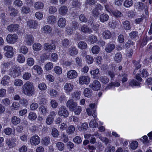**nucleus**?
Wrapping results in <instances>:
<instances>
[{
  "instance_id": "46",
  "label": "nucleus",
  "mask_w": 152,
  "mask_h": 152,
  "mask_svg": "<svg viewBox=\"0 0 152 152\" xmlns=\"http://www.w3.org/2000/svg\"><path fill=\"white\" fill-rule=\"evenodd\" d=\"M33 48L35 51H38L41 49V45L39 43H35L33 44Z\"/></svg>"
},
{
  "instance_id": "50",
  "label": "nucleus",
  "mask_w": 152,
  "mask_h": 152,
  "mask_svg": "<svg viewBox=\"0 0 152 152\" xmlns=\"http://www.w3.org/2000/svg\"><path fill=\"white\" fill-rule=\"evenodd\" d=\"M23 84V82L20 79H15L14 82V85L16 86H20L22 85Z\"/></svg>"
},
{
  "instance_id": "16",
  "label": "nucleus",
  "mask_w": 152,
  "mask_h": 152,
  "mask_svg": "<svg viewBox=\"0 0 152 152\" xmlns=\"http://www.w3.org/2000/svg\"><path fill=\"white\" fill-rule=\"evenodd\" d=\"M82 33L85 34H90L92 32V30L86 25H83L80 29Z\"/></svg>"
},
{
  "instance_id": "40",
  "label": "nucleus",
  "mask_w": 152,
  "mask_h": 152,
  "mask_svg": "<svg viewBox=\"0 0 152 152\" xmlns=\"http://www.w3.org/2000/svg\"><path fill=\"white\" fill-rule=\"evenodd\" d=\"M52 29L51 27L48 25H46L44 26L42 29V31L44 33L48 34L51 32Z\"/></svg>"
},
{
  "instance_id": "59",
  "label": "nucleus",
  "mask_w": 152,
  "mask_h": 152,
  "mask_svg": "<svg viewBox=\"0 0 152 152\" xmlns=\"http://www.w3.org/2000/svg\"><path fill=\"white\" fill-rule=\"evenodd\" d=\"M91 50L94 54H96L99 52V48L98 46L95 45L92 48Z\"/></svg>"
},
{
  "instance_id": "12",
  "label": "nucleus",
  "mask_w": 152,
  "mask_h": 152,
  "mask_svg": "<svg viewBox=\"0 0 152 152\" xmlns=\"http://www.w3.org/2000/svg\"><path fill=\"white\" fill-rule=\"evenodd\" d=\"M90 81V79L87 76H83L79 78V82L80 84H88Z\"/></svg>"
},
{
  "instance_id": "57",
  "label": "nucleus",
  "mask_w": 152,
  "mask_h": 152,
  "mask_svg": "<svg viewBox=\"0 0 152 152\" xmlns=\"http://www.w3.org/2000/svg\"><path fill=\"white\" fill-rule=\"evenodd\" d=\"M96 3V0H86L85 2V4L90 6L94 5Z\"/></svg>"
},
{
  "instance_id": "13",
  "label": "nucleus",
  "mask_w": 152,
  "mask_h": 152,
  "mask_svg": "<svg viewBox=\"0 0 152 152\" xmlns=\"http://www.w3.org/2000/svg\"><path fill=\"white\" fill-rule=\"evenodd\" d=\"M77 72L75 70H70L68 72L67 74V77L68 78L72 79L76 78L77 76Z\"/></svg>"
},
{
  "instance_id": "29",
  "label": "nucleus",
  "mask_w": 152,
  "mask_h": 152,
  "mask_svg": "<svg viewBox=\"0 0 152 152\" xmlns=\"http://www.w3.org/2000/svg\"><path fill=\"white\" fill-rule=\"evenodd\" d=\"M73 88V85L70 83H66L64 85V89L66 92H69L71 91Z\"/></svg>"
},
{
  "instance_id": "30",
  "label": "nucleus",
  "mask_w": 152,
  "mask_h": 152,
  "mask_svg": "<svg viewBox=\"0 0 152 152\" xmlns=\"http://www.w3.org/2000/svg\"><path fill=\"white\" fill-rule=\"evenodd\" d=\"M20 107V105L18 102H14L10 106V109L12 111L17 110L19 109Z\"/></svg>"
},
{
  "instance_id": "5",
  "label": "nucleus",
  "mask_w": 152,
  "mask_h": 152,
  "mask_svg": "<svg viewBox=\"0 0 152 152\" xmlns=\"http://www.w3.org/2000/svg\"><path fill=\"white\" fill-rule=\"evenodd\" d=\"M4 50L6 51L5 55L8 58H11L13 55V48L10 46L7 45L4 47Z\"/></svg>"
},
{
  "instance_id": "60",
  "label": "nucleus",
  "mask_w": 152,
  "mask_h": 152,
  "mask_svg": "<svg viewBox=\"0 0 152 152\" xmlns=\"http://www.w3.org/2000/svg\"><path fill=\"white\" fill-rule=\"evenodd\" d=\"M64 144L61 142H58L56 144V146L58 150L62 151L64 148Z\"/></svg>"
},
{
  "instance_id": "23",
  "label": "nucleus",
  "mask_w": 152,
  "mask_h": 152,
  "mask_svg": "<svg viewBox=\"0 0 152 152\" xmlns=\"http://www.w3.org/2000/svg\"><path fill=\"white\" fill-rule=\"evenodd\" d=\"M109 18V15L107 14L104 13L101 14L99 16L100 20L102 23H104L107 21Z\"/></svg>"
},
{
  "instance_id": "6",
  "label": "nucleus",
  "mask_w": 152,
  "mask_h": 152,
  "mask_svg": "<svg viewBox=\"0 0 152 152\" xmlns=\"http://www.w3.org/2000/svg\"><path fill=\"white\" fill-rule=\"evenodd\" d=\"M66 105L70 111H73L77 107V103L76 102H74L73 99H70L67 101Z\"/></svg>"
},
{
  "instance_id": "34",
  "label": "nucleus",
  "mask_w": 152,
  "mask_h": 152,
  "mask_svg": "<svg viewBox=\"0 0 152 152\" xmlns=\"http://www.w3.org/2000/svg\"><path fill=\"white\" fill-rule=\"evenodd\" d=\"M11 122L14 125H17L20 122V119L16 116L13 117L11 118Z\"/></svg>"
},
{
  "instance_id": "32",
  "label": "nucleus",
  "mask_w": 152,
  "mask_h": 152,
  "mask_svg": "<svg viewBox=\"0 0 152 152\" xmlns=\"http://www.w3.org/2000/svg\"><path fill=\"white\" fill-rule=\"evenodd\" d=\"M92 93V91L88 88L85 89L83 92L85 96L88 97H90L91 96Z\"/></svg>"
},
{
  "instance_id": "64",
  "label": "nucleus",
  "mask_w": 152,
  "mask_h": 152,
  "mask_svg": "<svg viewBox=\"0 0 152 152\" xmlns=\"http://www.w3.org/2000/svg\"><path fill=\"white\" fill-rule=\"evenodd\" d=\"M22 12L25 13H28L30 11V9L28 7L23 6L21 9Z\"/></svg>"
},
{
  "instance_id": "33",
  "label": "nucleus",
  "mask_w": 152,
  "mask_h": 152,
  "mask_svg": "<svg viewBox=\"0 0 152 152\" xmlns=\"http://www.w3.org/2000/svg\"><path fill=\"white\" fill-rule=\"evenodd\" d=\"M77 46L81 49H86L87 47V44L86 42L81 41L78 43Z\"/></svg>"
},
{
  "instance_id": "54",
  "label": "nucleus",
  "mask_w": 152,
  "mask_h": 152,
  "mask_svg": "<svg viewBox=\"0 0 152 152\" xmlns=\"http://www.w3.org/2000/svg\"><path fill=\"white\" fill-rule=\"evenodd\" d=\"M55 72L58 75H60L62 73V69L61 67L59 66H55L54 69Z\"/></svg>"
},
{
  "instance_id": "4",
  "label": "nucleus",
  "mask_w": 152,
  "mask_h": 152,
  "mask_svg": "<svg viewBox=\"0 0 152 152\" xmlns=\"http://www.w3.org/2000/svg\"><path fill=\"white\" fill-rule=\"evenodd\" d=\"M58 114L60 116L66 118L69 115V112L65 106L62 105L59 108Z\"/></svg>"
},
{
  "instance_id": "44",
  "label": "nucleus",
  "mask_w": 152,
  "mask_h": 152,
  "mask_svg": "<svg viewBox=\"0 0 152 152\" xmlns=\"http://www.w3.org/2000/svg\"><path fill=\"white\" fill-rule=\"evenodd\" d=\"M10 80V77L7 75L5 76L3 78L1 81V83L4 86H5L8 84Z\"/></svg>"
},
{
  "instance_id": "9",
  "label": "nucleus",
  "mask_w": 152,
  "mask_h": 152,
  "mask_svg": "<svg viewBox=\"0 0 152 152\" xmlns=\"http://www.w3.org/2000/svg\"><path fill=\"white\" fill-rule=\"evenodd\" d=\"M56 42L55 41H53L52 43L50 44L48 43H45L44 45V49L46 50L50 51L52 50H55L56 49L55 45Z\"/></svg>"
},
{
  "instance_id": "41",
  "label": "nucleus",
  "mask_w": 152,
  "mask_h": 152,
  "mask_svg": "<svg viewBox=\"0 0 152 152\" xmlns=\"http://www.w3.org/2000/svg\"><path fill=\"white\" fill-rule=\"evenodd\" d=\"M28 119L31 121L35 120L37 118V115L35 113L32 112H30L28 115Z\"/></svg>"
},
{
  "instance_id": "47",
  "label": "nucleus",
  "mask_w": 152,
  "mask_h": 152,
  "mask_svg": "<svg viewBox=\"0 0 152 152\" xmlns=\"http://www.w3.org/2000/svg\"><path fill=\"white\" fill-rule=\"evenodd\" d=\"M75 130V127L72 125L69 126L66 130V132L69 134L73 133Z\"/></svg>"
},
{
  "instance_id": "25",
  "label": "nucleus",
  "mask_w": 152,
  "mask_h": 152,
  "mask_svg": "<svg viewBox=\"0 0 152 152\" xmlns=\"http://www.w3.org/2000/svg\"><path fill=\"white\" fill-rule=\"evenodd\" d=\"M68 9L66 6H63L61 7L59 10V12L61 15H64L66 14L67 12Z\"/></svg>"
},
{
  "instance_id": "8",
  "label": "nucleus",
  "mask_w": 152,
  "mask_h": 152,
  "mask_svg": "<svg viewBox=\"0 0 152 152\" xmlns=\"http://www.w3.org/2000/svg\"><path fill=\"white\" fill-rule=\"evenodd\" d=\"M101 84L97 80H95L92 83L89 85V87L94 91H98L101 88Z\"/></svg>"
},
{
  "instance_id": "28",
  "label": "nucleus",
  "mask_w": 152,
  "mask_h": 152,
  "mask_svg": "<svg viewBox=\"0 0 152 152\" xmlns=\"http://www.w3.org/2000/svg\"><path fill=\"white\" fill-rule=\"evenodd\" d=\"M123 27L124 29L126 30H128L131 28V26L130 22L128 20H126L123 22Z\"/></svg>"
},
{
  "instance_id": "14",
  "label": "nucleus",
  "mask_w": 152,
  "mask_h": 152,
  "mask_svg": "<svg viewBox=\"0 0 152 152\" xmlns=\"http://www.w3.org/2000/svg\"><path fill=\"white\" fill-rule=\"evenodd\" d=\"M28 26L31 28H36L38 26V22L35 20H29L27 22Z\"/></svg>"
},
{
  "instance_id": "7",
  "label": "nucleus",
  "mask_w": 152,
  "mask_h": 152,
  "mask_svg": "<svg viewBox=\"0 0 152 152\" xmlns=\"http://www.w3.org/2000/svg\"><path fill=\"white\" fill-rule=\"evenodd\" d=\"M40 141L39 137L37 135L32 136L30 139V142L32 145H36L39 144Z\"/></svg>"
},
{
  "instance_id": "2",
  "label": "nucleus",
  "mask_w": 152,
  "mask_h": 152,
  "mask_svg": "<svg viewBox=\"0 0 152 152\" xmlns=\"http://www.w3.org/2000/svg\"><path fill=\"white\" fill-rule=\"evenodd\" d=\"M21 74L20 67L17 66H14L10 69L9 75L13 78L19 76Z\"/></svg>"
},
{
  "instance_id": "1",
  "label": "nucleus",
  "mask_w": 152,
  "mask_h": 152,
  "mask_svg": "<svg viewBox=\"0 0 152 152\" xmlns=\"http://www.w3.org/2000/svg\"><path fill=\"white\" fill-rule=\"evenodd\" d=\"M22 92L25 95L30 96H32L34 93V88L33 83L27 81L22 86Z\"/></svg>"
},
{
  "instance_id": "43",
  "label": "nucleus",
  "mask_w": 152,
  "mask_h": 152,
  "mask_svg": "<svg viewBox=\"0 0 152 152\" xmlns=\"http://www.w3.org/2000/svg\"><path fill=\"white\" fill-rule=\"evenodd\" d=\"M49 94L51 96L54 98L58 96V92L57 91L52 89L50 91Z\"/></svg>"
},
{
  "instance_id": "55",
  "label": "nucleus",
  "mask_w": 152,
  "mask_h": 152,
  "mask_svg": "<svg viewBox=\"0 0 152 152\" xmlns=\"http://www.w3.org/2000/svg\"><path fill=\"white\" fill-rule=\"evenodd\" d=\"M51 134L54 137H57L58 136V132L57 129L53 128L52 129Z\"/></svg>"
},
{
  "instance_id": "52",
  "label": "nucleus",
  "mask_w": 152,
  "mask_h": 152,
  "mask_svg": "<svg viewBox=\"0 0 152 152\" xmlns=\"http://www.w3.org/2000/svg\"><path fill=\"white\" fill-rule=\"evenodd\" d=\"M34 70H36L37 73L39 74H41L42 72V70L41 67L38 65H35L33 67Z\"/></svg>"
},
{
  "instance_id": "51",
  "label": "nucleus",
  "mask_w": 152,
  "mask_h": 152,
  "mask_svg": "<svg viewBox=\"0 0 152 152\" xmlns=\"http://www.w3.org/2000/svg\"><path fill=\"white\" fill-rule=\"evenodd\" d=\"M97 37L94 35L91 34L89 36V40L92 44L95 43L97 42Z\"/></svg>"
},
{
  "instance_id": "22",
  "label": "nucleus",
  "mask_w": 152,
  "mask_h": 152,
  "mask_svg": "<svg viewBox=\"0 0 152 152\" xmlns=\"http://www.w3.org/2000/svg\"><path fill=\"white\" fill-rule=\"evenodd\" d=\"M58 24L61 28H64L66 25L65 19L64 18H61L59 19L58 21Z\"/></svg>"
},
{
  "instance_id": "38",
  "label": "nucleus",
  "mask_w": 152,
  "mask_h": 152,
  "mask_svg": "<svg viewBox=\"0 0 152 152\" xmlns=\"http://www.w3.org/2000/svg\"><path fill=\"white\" fill-rule=\"evenodd\" d=\"M56 18L54 15H50L48 17L47 22L49 24H52L55 22Z\"/></svg>"
},
{
  "instance_id": "48",
  "label": "nucleus",
  "mask_w": 152,
  "mask_h": 152,
  "mask_svg": "<svg viewBox=\"0 0 152 152\" xmlns=\"http://www.w3.org/2000/svg\"><path fill=\"white\" fill-rule=\"evenodd\" d=\"M133 1L132 0H126L124 3V5L126 7H131Z\"/></svg>"
},
{
  "instance_id": "15",
  "label": "nucleus",
  "mask_w": 152,
  "mask_h": 152,
  "mask_svg": "<svg viewBox=\"0 0 152 152\" xmlns=\"http://www.w3.org/2000/svg\"><path fill=\"white\" fill-rule=\"evenodd\" d=\"M19 28V26L17 24H12L8 26L7 27L8 30L11 32L17 31Z\"/></svg>"
},
{
  "instance_id": "49",
  "label": "nucleus",
  "mask_w": 152,
  "mask_h": 152,
  "mask_svg": "<svg viewBox=\"0 0 152 152\" xmlns=\"http://www.w3.org/2000/svg\"><path fill=\"white\" fill-rule=\"evenodd\" d=\"M72 4L74 7L77 8H80L81 5V3L79 2L77 0H73Z\"/></svg>"
},
{
  "instance_id": "18",
  "label": "nucleus",
  "mask_w": 152,
  "mask_h": 152,
  "mask_svg": "<svg viewBox=\"0 0 152 152\" xmlns=\"http://www.w3.org/2000/svg\"><path fill=\"white\" fill-rule=\"evenodd\" d=\"M115 44L110 42L106 46L105 50L106 52L110 53L115 49Z\"/></svg>"
},
{
  "instance_id": "10",
  "label": "nucleus",
  "mask_w": 152,
  "mask_h": 152,
  "mask_svg": "<svg viewBox=\"0 0 152 152\" xmlns=\"http://www.w3.org/2000/svg\"><path fill=\"white\" fill-rule=\"evenodd\" d=\"M16 139L15 138H12L11 140L7 139L6 140V143L10 148H12L16 145Z\"/></svg>"
},
{
  "instance_id": "31",
  "label": "nucleus",
  "mask_w": 152,
  "mask_h": 152,
  "mask_svg": "<svg viewBox=\"0 0 152 152\" xmlns=\"http://www.w3.org/2000/svg\"><path fill=\"white\" fill-rule=\"evenodd\" d=\"M99 80L103 84H106L109 81V79L106 76H101L99 77Z\"/></svg>"
},
{
  "instance_id": "62",
  "label": "nucleus",
  "mask_w": 152,
  "mask_h": 152,
  "mask_svg": "<svg viewBox=\"0 0 152 152\" xmlns=\"http://www.w3.org/2000/svg\"><path fill=\"white\" fill-rule=\"evenodd\" d=\"M2 103L5 106L9 105L10 103V100L8 98H5L2 100Z\"/></svg>"
},
{
  "instance_id": "35",
  "label": "nucleus",
  "mask_w": 152,
  "mask_h": 152,
  "mask_svg": "<svg viewBox=\"0 0 152 152\" xmlns=\"http://www.w3.org/2000/svg\"><path fill=\"white\" fill-rule=\"evenodd\" d=\"M44 6V4L41 2H36L34 3V8L37 10L42 9Z\"/></svg>"
},
{
  "instance_id": "21",
  "label": "nucleus",
  "mask_w": 152,
  "mask_h": 152,
  "mask_svg": "<svg viewBox=\"0 0 152 152\" xmlns=\"http://www.w3.org/2000/svg\"><path fill=\"white\" fill-rule=\"evenodd\" d=\"M135 6H136V9L140 12L142 11L146 7L143 3L140 2L135 3Z\"/></svg>"
},
{
  "instance_id": "27",
  "label": "nucleus",
  "mask_w": 152,
  "mask_h": 152,
  "mask_svg": "<svg viewBox=\"0 0 152 152\" xmlns=\"http://www.w3.org/2000/svg\"><path fill=\"white\" fill-rule=\"evenodd\" d=\"M111 13L116 18H121L123 16L122 13L118 10H112Z\"/></svg>"
},
{
  "instance_id": "19",
  "label": "nucleus",
  "mask_w": 152,
  "mask_h": 152,
  "mask_svg": "<svg viewBox=\"0 0 152 152\" xmlns=\"http://www.w3.org/2000/svg\"><path fill=\"white\" fill-rule=\"evenodd\" d=\"M132 63L134 66L135 67V68L133 72L134 74H135L136 73L137 71L141 67V65L140 64V62L139 61L133 60L132 61Z\"/></svg>"
},
{
  "instance_id": "3",
  "label": "nucleus",
  "mask_w": 152,
  "mask_h": 152,
  "mask_svg": "<svg viewBox=\"0 0 152 152\" xmlns=\"http://www.w3.org/2000/svg\"><path fill=\"white\" fill-rule=\"evenodd\" d=\"M18 39V37L15 34H8L6 38L7 42L9 43L14 44L16 42Z\"/></svg>"
},
{
  "instance_id": "61",
  "label": "nucleus",
  "mask_w": 152,
  "mask_h": 152,
  "mask_svg": "<svg viewBox=\"0 0 152 152\" xmlns=\"http://www.w3.org/2000/svg\"><path fill=\"white\" fill-rule=\"evenodd\" d=\"M62 44L64 47L66 48L69 44V41L68 39H65L62 40Z\"/></svg>"
},
{
  "instance_id": "17",
  "label": "nucleus",
  "mask_w": 152,
  "mask_h": 152,
  "mask_svg": "<svg viewBox=\"0 0 152 152\" xmlns=\"http://www.w3.org/2000/svg\"><path fill=\"white\" fill-rule=\"evenodd\" d=\"M78 53V50L74 46L71 47L68 50V53L71 56L75 55Z\"/></svg>"
},
{
  "instance_id": "26",
  "label": "nucleus",
  "mask_w": 152,
  "mask_h": 152,
  "mask_svg": "<svg viewBox=\"0 0 152 152\" xmlns=\"http://www.w3.org/2000/svg\"><path fill=\"white\" fill-rule=\"evenodd\" d=\"M99 72L98 69H96L95 70L91 71L90 73L91 75L93 76V78L96 79H98L99 77L97 76Z\"/></svg>"
},
{
  "instance_id": "58",
  "label": "nucleus",
  "mask_w": 152,
  "mask_h": 152,
  "mask_svg": "<svg viewBox=\"0 0 152 152\" xmlns=\"http://www.w3.org/2000/svg\"><path fill=\"white\" fill-rule=\"evenodd\" d=\"M31 74L28 72H25L23 75V78L25 80H29L31 77Z\"/></svg>"
},
{
  "instance_id": "39",
  "label": "nucleus",
  "mask_w": 152,
  "mask_h": 152,
  "mask_svg": "<svg viewBox=\"0 0 152 152\" xmlns=\"http://www.w3.org/2000/svg\"><path fill=\"white\" fill-rule=\"evenodd\" d=\"M122 58V55L120 52L118 53L115 54L114 58V60L116 62L119 63L120 62Z\"/></svg>"
},
{
  "instance_id": "36",
  "label": "nucleus",
  "mask_w": 152,
  "mask_h": 152,
  "mask_svg": "<svg viewBox=\"0 0 152 152\" xmlns=\"http://www.w3.org/2000/svg\"><path fill=\"white\" fill-rule=\"evenodd\" d=\"M39 111L41 112L42 114L45 115L48 112L47 107L43 105L41 106L39 108Z\"/></svg>"
},
{
  "instance_id": "56",
  "label": "nucleus",
  "mask_w": 152,
  "mask_h": 152,
  "mask_svg": "<svg viewBox=\"0 0 152 152\" xmlns=\"http://www.w3.org/2000/svg\"><path fill=\"white\" fill-rule=\"evenodd\" d=\"M20 53L26 54L28 52V48L25 46H22L20 49Z\"/></svg>"
},
{
  "instance_id": "20",
  "label": "nucleus",
  "mask_w": 152,
  "mask_h": 152,
  "mask_svg": "<svg viewBox=\"0 0 152 152\" xmlns=\"http://www.w3.org/2000/svg\"><path fill=\"white\" fill-rule=\"evenodd\" d=\"M9 10L10 15L12 17L17 16L19 12L18 11L14 8L11 7H9Z\"/></svg>"
},
{
  "instance_id": "24",
  "label": "nucleus",
  "mask_w": 152,
  "mask_h": 152,
  "mask_svg": "<svg viewBox=\"0 0 152 152\" xmlns=\"http://www.w3.org/2000/svg\"><path fill=\"white\" fill-rule=\"evenodd\" d=\"M102 35L103 38L105 39H109L112 36L111 32L108 30H105L103 31Z\"/></svg>"
},
{
  "instance_id": "63",
  "label": "nucleus",
  "mask_w": 152,
  "mask_h": 152,
  "mask_svg": "<svg viewBox=\"0 0 152 152\" xmlns=\"http://www.w3.org/2000/svg\"><path fill=\"white\" fill-rule=\"evenodd\" d=\"M53 64L51 62L47 63L45 66V68L47 70H50L53 67Z\"/></svg>"
},
{
  "instance_id": "11",
  "label": "nucleus",
  "mask_w": 152,
  "mask_h": 152,
  "mask_svg": "<svg viewBox=\"0 0 152 152\" xmlns=\"http://www.w3.org/2000/svg\"><path fill=\"white\" fill-rule=\"evenodd\" d=\"M34 42V38L32 35H29L26 36L24 40L25 44L31 46Z\"/></svg>"
},
{
  "instance_id": "53",
  "label": "nucleus",
  "mask_w": 152,
  "mask_h": 152,
  "mask_svg": "<svg viewBox=\"0 0 152 152\" xmlns=\"http://www.w3.org/2000/svg\"><path fill=\"white\" fill-rule=\"evenodd\" d=\"M90 126L92 128H96L98 126V124L95 120H91L89 123Z\"/></svg>"
},
{
  "instance_id": "42",
  "label": "nucleus",
  "mask_w": 152,
  "mask_h": 152,
  "mask_svg": "<svg viewBox=\"0 0 152 152\" xmlns=\"http://www.w3.org/2000/svg\"><path fill=\"white\" fill-rule=\"evenodd\" d=\"M17 61L19 63H22L25 61V57L22 54H19L17 57Z\"/></svg>"
},
{
  "instance_id": "45",
  "label": "nucleus",
  "mask_w": 152,
  "mask_h": 152,
  "mask_svg": "<svg viewBox=\"0 0 152 152\" xmlns=\"http://www.w3.org/2000/svg\"><path fill=\"white\" fill-rule=\"evenodd\" d=\"M42 142L44 145L47 146L49 144L50 139L48 137H45L42 139Z\"/></svg>"
},
{
  "instance_id": "37",
  "label": "nucleus",
  "mask_w": 152,
  "mask_h": 152,
  "mask_svg": "<svg viewBox=\"0 0 152 152\" xmlns=\"http://www.w3.org/2000/svg\"><path fill=\"white\" fill-rule=\"evenodd\" d=\"M140 83L137 82L136 80L132 79L129 82V86L133 87L134 86H139Z\"/></svg>"
}]
</instances>
